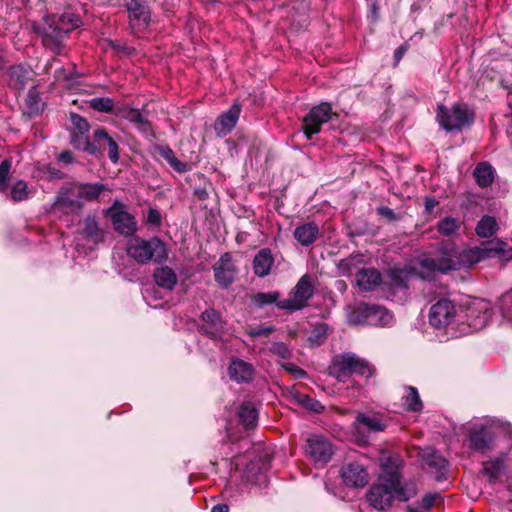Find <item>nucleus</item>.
Wrapping results in <instances>:
<instances>
[{
  "label": "nucleus",
  "instance_id": "nucleus-8",
  "mask_svg": "<svg viewBox=\"0 0 512 512\" xmlns=\"http://www.w3.org/2000/svg\"><path fill=\"white\" fill-rule=\"evenodd\" d=\"M80 18L73 13H64L53 18L52 23L45 28L43 42L55 53H61L62 40L73 29L79 27Z\"/></svg>",
  "mask_w": 512,
  "mask_h": 512
},
{
  "label": "nucleus",
  "instance_id": "nucleus-7",
  "mask_svg": "<svg viewBox=\"0 0 512 512\" xmlns=\"http://www.w3.org/2000/svg\"><path fill=\"white\" fill-rule=\"evenodd\" d=\"M350 325L389 326L393 315L385 307L377 304L359 303L347 316Z\"/></svg>",
  "mask_w": 512,
  "mask_h": 512
},
{
  "label": "nucleus",
  "instance_id": "nucleus-16",
  "mask_svg": "<svg viewBox=\"0 0 512 512\" xmlns=\"http://www.w3.org/2000/svg\"><path fill=\"white\" fill-rule=\"evenodd\" d=\"M200 331L214 341L221 340L226 333V322L215 309H206L201 314Z\"/></svg>",
  "mask_w": 512,
  "mask_h": 512
},
{
  "label": "nucleus",
  "instance_id": "nucleus-51",
  "mask_svg": "<svg viewBox=\"0 0 512 512\" xmlns=\"http://www.w3.org/2000/svg\"><path fill=\"white\" fill-rule=\"evenodd\" d=\"M353 267H354V260L351 258L343 259L337 265V269H338L339 273L344 276L350 275L352 273Z\"/></svg>",
  "mask_w": 512,
  "mask_h": 512
},
{
  "label": "nucleus",
  "instance_id": "nucleus-42",
  "mask_svg": "<svg viewBox=\"0 0 512 512\" xmlns=\"http://www.w3.org/2000/svg\"><path fill=\"white\" fill-rule=\"evenodd\" d=\"M279 297L280 293L277 291L259 292L253 296L252 302L259 308H263L270 304H275L278 307V303L281 301L279 300Z\"/></svg>",
  "mask_w": 512,
  "mask_h": 512
},
{
  "label": "nucleus",
  "instance_id": "nucleus-5",
  "mask_svg": "<svg viewBox=\"0 0 512 512\" xmlns=\"http://www.w3.org/2000/svg\"><path fill=\"white\" fill-rule=\"evenodd\" d=\"M464 429L471 450L485 454L495 449L499 427L494 420L482 419L469 422Z\"/></svg>",
  "mask_w": 512,
  "mask_h": 512
},
{
  "label": "nucleus",
  "instance_id": "nucleus-4",
  "mask_svg": "<svg viewBox=\"0 0 512 512\" xmlns=\"http://www.w3.org/2000/svg\"><path fill=\"white\" fill-rule=\"evenodd\" d=\"M459 322L453 337H460L483 329L491 319L490 303L484 299L469 301L464 307H459Z\"/></svg>",
  "mask_w": 512,
  "mask_h": 512
},
{
  "label": "nucleus",
  "instance_id": "nucleus-56",
  "mask_svg": "<svg viewBox=\"0 0 512 512\" xmlns=\"http://www.w3.org/2000/svg\"><path fill=\"white\" fill-rule=\"evenodd\" d=\"M50 179H63L64 173L56 168L48 169Z\"/></svg>",
  "mask_w": 512,
  "mask_h": 512
},
{
  "label": "nucleus",
  "instance_id": "nucleus-14",
  "mask_svg": "<svg viewBox=\"0 0 512 512\" xmlns=\"http://www.w3.org/2000/svg\"><path fill=\"white\" fill-rule=\"evenodd\" d=\"M313 296V287L307 275L300 278L293 289L292 297L278 303V308L288 311H296L304 308L308 300Z\"/></svg>",
  "mask_w": 512,
  "mask_h": 512
},
{
  "label": "nucleus",
  "instance_id": "nucleus-55",
  "mask_svg": "<svg viewBox=\"0 0 512 512\" xmlns=\"http://www.w3.org/2000/svg\"><path fill=\"white\" fill-rule=\"evenodd\" d=\"M58 160L64 164H70L73 161V156L70 151H63L59 154Z\"/></svg>",
  "mask_w": 512,
  "mask_h": 512
},
{
  "label": "nucleus",
  "instance_id": "nucleus-1",
  "mask_svg": "<svg viewBox=\"0 0 512 512\" xmlns=\"http://www.w3.org/2000/svg\"><path fill=\"white\" fill-rule=\"evenodd\" d=\"M498 258L505 262L512 259V247L507 242L494 238L482 242L480 246L456 250L452 248L450 253L442 257H423L419 260L420 276L423 279L429 278L436 272L448 273L462 267L471 268L479 262Z\"/></svg>",
  "mask_w": 512,
  "mask_h": 512
},
{
  "label": "nucleus",
  "instance_id": "nucleus-38",
  "mask_svg": "<svg viewBox=\"0 0 512 512\" xmlns=\"http://www.w3.org/2000/svg\"><path fill=\"white\" fill-rule=\"evenodd\" d=\"M498 230V223L492 216H483L475 228L476 234L482 238L493 236Z\"/></svg>",
  "mask_w": 512,
  "mask_h": 512
},
{
  "label": "nucleus",
  "instance_id": "nucleus-48",
  "mask_svg": "<svg viewBox=\"0 0 512 512\" xmlns=\"http://www.w3.org/2000/svg\"><path fill=\"white\" fill-rule=\"evenodd\" d=\"M70 120L76 133H88L90 125L86 118L76 113H71Z\"/></svg>",
  "mask_w": 512,
  "mask_h": 512
},
{
  "label": "nucleus",
  "instance_id": "nucleus-44",
  "mask_svg": "<svg viewBox=\"0 0 512 512\" xmlns=\"http://www.w3.org/2000/svg\"><path fill=\"white\" fill-rule=\"evenodd\" d=\"M294 398L298 404L311 412L321 413L324 410V406L317 399L307 394L296 393Z\"/></svg>",
  "mask_w": 512,
  "mask_h": 512
},
{
  "label": "nucleus",
  "instance_id": "nucleus-59",
  "mask_svg": "<svg viewBox=\"0 0 512 512\" xmlns=\"http://www.w3.org/2000/svg\"><path fill=\"white\" fill-rule=\"evenodd\" d=\"M211 512H229V506L224 503H219L212 507Z\"/></svg>",
  "mask_w": 512,
  "mask_h": 512
},
{
  "label": "nucleus",
  "instance_id": "nucleus-33",
  "mask_svg": "<svg viewBox=\"0 0 512 512\" xmlns=\"http://www.w3.org/2000/svg\"><path fill=\"white\" fill-rule=\"evenodd\" d=\"M476 183L480 187H488L492 184L495 176L494 168L487 162H480L473 172Z\"/></svg>",
  "mask_w": 512,
  "mask_h": 512
},
{
  "label": "nucleus",
  "instance_id": "nucleus-2",
  "mask_svg": "<svg viewBox=\"0 0 512 512\" xmlns=\"http://www.w3.org/2000/svg\"><path fill=\"white\" fill-rule=\"evenodd\" d=\"M106 192H111L110 188L100 182H69L59 188L46 211L60 219L79 216L85 202L99 201Z\"/></svg>",
  "mask_w": 512,
  "mask_h": 512
},
{
  "label": "nucleus",
  "instance_id": "nucleus-10",
  "mask_svg": "<svg viewBox=\"0 0 512 512\" xmlns=\"http://www.w3.org/2000/svg\"><path fill=\"white\" fill-rule=\"evenodd\" d=\"M459 308L448 298H441L435 302L429 310V323L437 329L445 328L453 337V333L457 330V322H459Z\"/></svg>",
  "mask_w": 512,
  "mask_h": 512
},
{
  "label": "nucleus",
  "instance_id": "nucleus-61",
  "mask_svg": "<svg viewBox=\"0 0 512 512\" xmlns=\"http://www.w3.org/2000/svg\"><path fill=\"white\" fill-rule=\"evenodd\" d=\"M337 285H338V288H344L345 287V283L343 281H338L337 282Z\"/></svg>",
  "mask_w": 512,
  "mask_h": 512
},
{
  "label": "nucleus",
  "instance_id": "nucleus-3",
  "mask_svg": "<svg viewBox=\"0 0 512 512\" xmlns=\"http://www.w3.org/2000/svg\"><path fill=\"white\" fill-rule=\"evenodd\" d=\"M415 494L414 484H402L398 471L385 469L380 475L378 483L370 487L367 500L375 509L384 511L391 507L394 499L408 501Z\"/></svg>",
  "mask_w": 512,
  "mask_h": 512
},
{
  "label": "nucleus",
  "instance_id": "nucleus-15",
  "mask_svg": "<svg viewBox=\"0 0 512 512\" xmlns=\"http://www.w3.org/2000/svg\"><path fill=\"white\" fill-rule=\"evenodd\" d=\"M105 215L111 218L114 229L122 235L130 236L137 229L134 217L124 210L123 204L118 200L106 209Z\"/></svg>",
  "mask_w": 512,
  "mask_h": 512
},
{
  "label": "nucleus",
  "instance_id": "nucleus-32",
  "mask_svg": "<svg viewBox=\"0 0 512 512\" xmlns=\"http://www.w3.org/2000/svg\"><path fill=\"white\" fill-rule=\"evenodd\" d=\"M44 109V103L41 99L40 93L36 87H31L28 90L24 113L30 117L40 114Z\"/></svg>",
  "mask_w": 512,
  "mask_h": 512
},
{
  "label": "nucleus",
  "instance_id": "nucleus-29",
  "mask_svg": "<svg viewBox=\"0 0 512 512\" xmlns=\"http://www.w3.org/2000/svg\"><path fill=\"white\" fill-rule=\"evenodd\" d=\"M274 259L271 250L268 248L261 249L254 257L253 269L257 276H267L273 266Z\"/></svg>",
  "mask_w": 512,
  "mask_h": 512
},
{
  "label": "nucleus",
  "instance_id": "nucleus-6",
  "mask_svg": "<svg viewBox=\"0 0 512 512\" xmlns=\"http://www.w3.org/2000/svg\"><path fill=\"white\" fill-rule=\"evenodd\" d=\"M127 253L140 264H147L151 261L160 263L167 259L166 245L158 238L149 240L134 238L129 241Z\"/></svg>",
  "mask_w": 512,
  "mask_h": 512
},
{
  "label": "nucleus",
  "instance_id": "nucleus-57",
  "mask_svg": "<svg viewBox=\"0 0 512 512\" xmlns=\"http://www.w3.org/2000/svg\"><path fill=\"white\" fill-rule=\"evenodd\" d=\"M405 52H406V46H404V45L399 46L394 51V59H395L396 64L402 59V57L405 54Z\"/></svg>",
  "mask_w": 512,
  "mask_h": 512
},
{
  "label": "nucleus",
  "instance_id": "nucleus-37",
  "mask_svg": "<svg viewBox=\"0 0 512 512\" xmlns=\"http://www.w3.org/2000/svg\"><path fill=\"white\" fill-rule=\"evenodd\" d=\"M14 202H21L28 200L31 195V190L24 180H17L13 183L10 190L5 193Z\"/></svg>",
  "mask_w": 512,
  "mask_h": 512
},
{
  "label": "nucleus",
  "instance_id": "nucleus-13",
  "mask_svg": "<svg viewBox=\"0 0 512 512\" xmlns=\"http://www.w3.org/2000/svg\"><path fill=\"white\" fill-rule=\"evenodd\" d=\"M335 115L329 103L323 102L314 106L303 119L302 130L308 140L321 131V126Z\"/></svg>",
  "mask_w": 512,
  "mask_h": 512
},
{
  "label": "nucleus",
  "instance_id": "nucleus-12",
  "mask_svg": "<svg viewBox=\"0 0 512 512\" xmlns=\"http://www.w3.org/2000/svg\"><path fill=\"white\" fill-rule=\"evenodd\" d=\"M306 455L316 464L325 465L328 463L334 452V446L328 437L322 434H311L306 439L304 446Z\"/></svg>",
  "mask_w": 512,
  "mask_h": 512
},
{
  "label": "nucleus",
  "instance_id": "nucleus-36",
  "mask_svg": "<svg viewBox=\"0 0 512 512\" xmlns=\"http://www.w3.org/2000/svg\"><path fill=\"white\" fill-rule=\"evenodd\" d=\"M71 144L77 150L87 152L90 155H97V146L89 140L88 133L71 134Z\"/></svg>",
  "mask_w": 512,
  "mask_h": 512
},
{
  "label": "nucleus",
  "instance_id": "nucleus-40",
  "mask_svg": "<svg viewBox=\"0 0 512 512\" xmlns=\"http://www.w3.org/2000/svg\"><path fill=\"white\" fill-rule=\"evenodd\" d=\"M89 106L101 113H113L115 115V109L117 105L114 103L113 99L109 97H95L88 101Z\"/></svg>",
  "mask_w": 512,
  "mask_h": 512
},
{
  "label": "nucleus",
  "instance_id": "nucleus-52",
  "mask_svg": "<svg viewBox=\"0 0 512 512\" xmlns=\"http://www.w3.org/2000/svg\"><path fill=\"white\" fill-rule=\"evenodd\" d=\"M441 495L440 493H428L426 494L421 501L422 508L429 510L431 509L434 504L437 502L438 499H440Z\"/></svg>",
  "mask_w": 512,
  "mask_h": 512
},
{
  "label": "nucleus",
  "instance_id": "nucleus-26",
  "mask_svg": "<svg viewBox=\"0 0 512 512\" xmlns=\"http://www.w3.org/2000/svg\"><path fill=\"white\" fill-rule=\"evenodd\" d=\"M254 367L251 363L232 357L228 366V374L237 383H247L253 379Z\"/></svg>",
  "mask_w": 512,
  "mask_h": 512
},
{
  "label": "nucleus",
  "instance_id": "nucleus-35",
  "mask_svg": "<svg viewBox=\"0 0 512 512\" xmlns=\"http://www.w3.org/2000/svg\"><path fill=\"white\" fill-rule=\"evenodd\" d=\"M238 416L245 428H252L258 421V411L251 402H244L238 411Z\"/></svg>",
  "mask_w": 512,
  "mask_h": 512
},
{
  "label": "nucleus",
  "instance_id": "nucleus-45",
  "mask_svg": "<svg viewBox=\"0 0 512 512\" xmlns=\"http://www.w3.org/2000/svg\"><path fill=\"white\" fill-rule=\"evenodd\" d=\"M459 224L455 218L446 217L437 224V230L444 236H451L457 232Z\"/></svg>",
  "mask_w": 512,
  "mask_h": 512
},
{
  "label": "nucleus",
  "instance_id": "nucleus-43",
  "mask_svg": "<svg viewBox=\"0 0 512 512\" xmlns=\"http://www.w3.org/2000/svg\"><path fill=\"white\" fill-rule=\"evenodd\" d=\"M29 71L22 65H16L10 69V80L13 85L21 90L27 83Z\"/></svg>",
  "mask_w": 512,
  "mask_h": 512
},
{
  "label": "nucleus",
  "instance_id": "nucleus-21",
  "mask_svg": "<svg viewBox=\"0 0 512 512\" xmlns=\"http://www.w3.org/2000/svg\"><path fill=\"white\" fill-rule=\"evenodd\" d=\"M93 144L97 146V154L107 148L110 161L113 164L119 161L118 142L105 128L99 127L93 132Z\"/></svg>",
  "mask_w": 512,
  "mask_h": 512
},
{
  "label": "nucleus",
  "instance_id": "nucleus-62",
  "mask_svg": "<svg viewBox=\"0 0 512 512\" xmlns=\"http://www.w3.org/2000/svg\"><path fill=\"white\" fill-rule=\"evenodd\" d=\"M204 196H206V192H205V191H202V192L200 193V198H204Z\"/></svg>",
  "mask_w": 512,
  "mask_h": 512
},
{
  "label": "nucleus",
  "instance_id": "nucleus-18",
  "mask_svg": "<svg viewBox=\"0 0 512 512\" xmlns=\"http://www.w3.org/2000/svg\"><path fill=\"white\" fill-rule=\"evenodd\" d=\"M270 460L267 456H260L252 459L244 471V479L252 485L263 486L267 483L266 472L269 468Z\"/></svg>",
  "mask_w": 512,
  "mask_h": 512
},
{
  "label": "nucleus",
  "instance_id": "nucleus-22",
  "mask_svg": "<svg viewBox=\"0 0 512 512\" xmlns=\"http://www.w3.org/2000/svg\"><path fill=\"white\" fill-rule=\"evenodd\" d=\"M241 114V105L234 103L229 110L222 113L214 123V130L219 137L227 136L236 126Z\"/></svg>",
  "mask_w": 512,
  "mask_h": 512
},
{
  "label": "nucleus",
  "instance_id": "nucleus-39",
  "mask_svg": "<svg viewBox=\"0 0 512 512\" xmlns=\"http://www.w3.org/2000/svg\"><path fill=\"white\" fill-rule=\"evenodd\" d=\"M356 424L362 425L372 432H380L385 429V424L378 417L364 413L358 414Z\"/></svg>",
  "mask_w": 512,
  "mask_h": 512
},
{
  "label": "nucleus",
  "instance_id": "nucleus-23",
  "mask_svg": "<svg viewBox=\"0 0 512 512\" xmlns=\"http://www.w3.org/2000/svg\"><path fill=\"white\" fill-rule=\"evenodd\" d=\"M341 478L345 485L351 487H363L368 482V473L358 463H348L341 468Z\"/></svg>",
  "mask_w": 512,
  "mask_h": 512
},
{
  "label": "nucleus",
  "instance_id": "nucleus-41",
  "mask_svg": "<svg viewBox=\"0 0 512 512\" xmlns=\"http://www.w3.org/2000/svg\"><path fill=\"white\" fill-rule=\"evenodd\" d=\"M160 156L165 159L169 165L177 172L183 173L187 170V165L181 161H179L173 150L168 146H161L158 148Z\"/></svg>",
  "mask_w": 512,
  "mask_h": 512
},
{
  "label": "nucleus",
  "instance_id": "nucleus-60",
  "mask_svg": "<svg viewBox=\"0 0 512 512\" xmlns=\"http://www.w3.org/2000/svg\"><path fill=\"white\" fill-rule=\"evenodd\" d=\"M370 12H371L372 18L374 20H377L378 19V8L375 3L371 4Z\"/></svg>",
  "mask_w": 512,
  "mask_h": 512
},
{
  "label": "nucleus",
  "instance_id": "nucleus-50",
  "mask_svg": "<svg viewBox=\"0 0 512 512\" xmlns=\"http://www.w3.org/2000/svg\"><path fill=\"white\" fill-rule=\"evenodd\" d=\"M275 330V327L270 326H260L256 328H250L247 333L249 336L256 338L260 336H268Z\"/></svg>",
  "mask_w": 512,
  "mask_h": 512
},
{
  "label": "nucleus",
  "instance_id": "nucleus-20",
  "mask_svg": "<svg viewBox=\"0 0 512 512\" xmlns=\"http://www.w3.org/2000/svg\"><path fill=\"white\" fill-rule=\"evenodd\" d=\"M129 14L130 25L135 30L147 27L150 21V11L142 0H123Z\"/></svg>",
  "mask_w": 512,
  "mask_h": 512
},
{
  "label": "nucleus",
  "instance_id": "nucleus-24",
  "mask_svg": "<svg viewBox=\"0 0 512 512\" xmlns=\"http://www.w3.org/2000/svg\"><path fill=\"white\" fill-rule=\"evenodd\" d=\"M214 275L217 283L222 287H228L234 281L235 268L232 258L228 253L223 254L215 263Z\"/></svg>",
  "mask_w": 512,
  "mask_h": 512
},
{
  "label": "nucleus",
  "instance_id": "nucleus-46",
  "mask_svg": "<svg viewBox=\"0 0 512 512\" xmlns=\"http://www.w3.org/2000/svg\"><path fill=\"white\" fill-rule=\"evenodd\" d=\"M12 167V161L10 159H4L0 163V193H7L8 183L10 180V171Z\"/></svg>",
  "mask_w": 512,
  "mask_h": 512
},
{
  "label": "nucleus",
  "instance_id": "nucleus-17",
  "mask_svg": "<svg viewBox=\"0 0 512 512\" xmlns=\"http://www.w3.org/2000/svg\"><path fill=\"white\" fill-rule=\"evenodd\" d=\"M77 239L85 240L90 247H94L104 240V230L100 227L95 215L89 214L82 220L77 232Z\"/></svg>",
  "mask_w": 512,
  "mask_h": 512
},
{
  "label": "nucleus",
  "instance_id": "nucleus-30",
  "mask_svg": "<svg viewBox=\"0 0 512 512\" xmlns=\"http://www.w3.org/2000/svg\"><path fill=\"white\" fill-rule=\"evenodd\" d=\"M154 280L156 284L165 290L172 291L178 281L177 275L174 270L168 266H162L155 270Z\"/></svg>",
  "mask_w": 512,
  "mask_h": 512
},
{
  "label": "nucleus",
  "instance_id": "nucleus-53",
  "mask_svg": "<svg viewBox=\"0 0 512 512\" xmlns=\"http://www.w3.org/2000/svg\"><path fill=\"white\" fill-rule=\"evenodd\" d=\"M161 214L157 209L150 208L147 214V222L153 226H159L161 224Z\"/></svg>",
  "mask_w": 512,
  "mask_h": 512
},
{
  "label": "nucleus",
  "instance_id": "nucleus-49",
  "mask_svg": "<svg viewBox=\"0 0 512 512\" xmlns=\"http://www.w3.org/2000/svg\"><path fill=\"white\" fill-rule=\"evenodd\" d=\"M281 367L286 370L288 373L292 374L296 379H303L306 377L307 373L302 368L298 367L294 363H284Z\"/></svg>",
  "mask_w": 512,
  "mask_h": 512
},
{
  "label": "nucleus",
  "instance_id": "nucleus-28",
  "mask_svg": "<svg viewBox=\"0 0 512 512\" xmlns=\"http://www.w3.org/2000/svg\"><path fill=\"white\" fill-rule=\"evenodd\" d=\"M319 234L318 225L314 222H308L295 228L294 238L305 247L312 245Z\"/></svg>",
  "mask_w": 512,
  "mask_h": 512
},
{
  "label": "nucleus",
  "instance_id": "nucleus-11",
  "mask_svg": "<svg viewBox=\"0 0 512 512\" xmlns=\"http://www.w3.org/2000/svg\"><path fill=\"white\" fill-rule=\"evenodd\" d=\"M437 120L446 131L461 130L473 122V115L466 105L455 104L450 109L443 105L438 106Z\"/></svg>",
  "mask_w": 512,
  "mask_h": 512
},
{
  "label": "nucleus",
  "instance_id": "nucleus-27",
  "mask_svg": "<svg viewBox=\"0 0 512 512\" xmlns=\"http://www.w3.org/2000/svg\"><path fill=\"white\" fill-rule=\"evenodd\" d=\"M381 274L374 268H363L356 274L358 287L363 291H372L380 285Z\"/></svg>",
  "mask_w": 512,
  "mask_h": 512
},
{
  "label": "nucleus",
  "instance_id": "nucleus-58",
  "mask_svg": "<svg viewBox=\"0 0 512 512\" xmlns=\"http://www.w3.org/2000/svg\"><path fill=\"white\" fill-rule=\"evenodd\" d=\"M438 202L434 198H426L425 199V210L428 213H431Z\"/></svg>",
  "mask_w": 512,
  "mask_h": 512
},
{
  "label": "nucleus",
  "instance_id": "nucleus-9",
  "mask_svg": "<svg viewBox=\"0 0 512 512\" xmlns=\"http://www.w3.org/2000/svg\"><path fill=\"white\" fill-rule=\"evenodd\" d=\"M372 373L373 369L369 362L351 352L336 356L330 366V374L338 381H344L352 374L370 377Z\"/></svg>",
  "mask_w": 512,
  "mask_h": 512
},
{
  "label": "nucleus",
  "instance_id": "nucleus-25",
  "mask_svg": "<svg viewBox=\"0 0 512 512\" xmlns=\"http://www.w3.org/2000/svg\"><path fill=\"white\" fill-rule=\"evenodd\" d=\"M424 468L433 474L437 480L444 476L447 466L446 459L432 448H426L422 452Z\"/></svg>",
  "mask_w": 512,
  "mask_h": 512
},
{
  "label": "nucleus",
  "instance_id": "nucleus-54",
  "mask_svg": "<svg viewBox=\"0 0 512 512\" xmlns=\"http://www.w3.org/2000/svg\"><path fill=\"white\" fill-rule=\"evenodd\" d=\"M377 212L380 216L388 219L389 221H394L397 219L396 214L394 211L387 207V206H381L377 208Z\"/></svg>",
  "mask_w": 512,
  "mask_h": 512
},
{
  "label": "nucleus",
  "instance_id": "nucleus-19",
  "mask_svg": "<svg viewBox=\"0 0 512 512\" xmlns=\"http://www.w3.org/2000/svg\"><path fill=\"white\" fill-rule=\"evenodd\" d=\"M115 116L120 119L129 121L144 134L149 133L151 130V125L147 119V116L139 109H136L129 104H118L115 109Z\"/></svg>",
  "mask_w": 512,
  "mask_h": 512
},
{
  "label": "nucleus",
  "instance_id": "nucleus-31",
  "mask_svg": "<svg viewBox=\"0 0 512 512\" xmlns=\"http://www.w3.org/2000/svg\"><path fill=\"white\" fill-rule=\"evenodd\" d=\"M507 452H500L496 457L483 463V471L491 480L497 479L505 468Z\"/></svg>",
  "mask_w": 512,
  "mask_h": 512
},
{
  "label": "nucleus",
  "instance_id": "nucleus-47",
  "mask_svg": "<svg viewBox=\"0 0 512 512\" xmlns=\"http://www.w3.org/2000/svg\"><path fill=\"white\" fill-rule=\"evenodd\" d=\"M269 351L281 360H288L292 357L291 349L284 342H272Z\"/></svg>",
  "mask_w": 512,
  "mask_h": 512
},
{
  "label": "nucleus",
  "instance_id": "nucleus-34",
  "mask_svg": "<svg viewBox=\"0 0 512 512\" xmlns=\"http://www.w3.org/2000/svg\"><path fill=\"white\" fill-rule=\"evenodd\" d=\"M402 404L406 410L411 412H420L423 408L418 390L413 386H406L405 393L402 396Z\"/></svg>",
  "mask_w": 512,
  "mask_h": 512
}]
</instances>
